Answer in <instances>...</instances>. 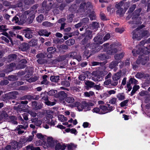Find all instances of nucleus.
<instances>
[{"label":"nucleus","mask_w":150,"mask_h":150,"mask_svg":"<svg viewBox=\"0 0 150 150\" xmlns=\"http://www.w3.org/2000/svg\"><path fill=\"white\" fill-rule=\"evenodd\" d=\"M109 45L108 43L104 44V52H106L110 55L113 54L117 52L118 45L117 43L115 44L109 46H108Z\"/></svg>","instance_id":"nucleus-1"},{"label":"nucleus","mask_w":150,"mask_h":150,"mask_svg":"<svg viewBox=\"0 0 150 150\" xmlns=\"http://www.w3.org/2000/svg\"><path fill=\"white\" fill-rule=\"evenodd\" d=\"M138 28L134 30L132 32L133 36V39H136L137 40H140L141 38L143 36H145L148 33L147 31H144L142 32V34L140 35L139 32L138 31Z\"/></svg>","instance_id":"nucleus-2"},{"label":"nucleus","mask_w":150,"mask_h":150,"mask_svg":"<svg viewBox=\"0 0 150 150\" xmlns=\"http://www.w3.org/2000/svg\"><path fill=\"white\" fill-rule=\"evenodd\" d=\"M86 48L92 50V52H98L102 49L103 47L101 45H98L96 46V45L94 43H88L86 45Z\"/></svg>","instance_id":"nucleus-3"},{"label":"nucleus","mask_w":150,"mask_h":150,"mask_svg":"<svg viewBox=\"0 0 150 150\" xmlns=\"http://www.w3.org/2000/svg\"><path fill=\"white\" fill-rule=\"evenodd\" d=\"M47 143L45 144L46 146H44L45 148L52 147L55 146V144L58 142V141L54 139L52 137H48L47 139Z\"/></svg>","instance_id":"nucleus-4"},{"label":"nucleus","mask_w":150,"mask_h":150,"mask_svg":"<svg viewBox=\"0 0 150 150\" xmlns=\"http://www.w3.org/2000/svg\"><path fill=\"white\" fill-rule=\"evenodd\" d=\"M23 34L25 37L28 39H31L33 37V30L30 28H27L23 30Z\"/></svg>","instance_id":"nucleus-5"},{"label":"nucleus","mask_w":150,"mask_h":150,"mask_svg":"<svg viewBox=\"0 0 150 150\" xmlns=\"http://www.w3.org/2000/svg\"><path fill=\"white\" fill-rule=\"evenodd\" d=\"M139 50H140V49H139ZM141 52H142L144 54H147L150 52V50H149L148 48L146 47L144 48V50L142 49L141 51L138 50L137 51L135 49H134L132 51L133 55L134 56H136L137 54L141 53Z\"/></svg>","instance_id":"nucleus-6"},{"label":"nucleus","mask_w":150,"mask_h":150,"mask_svg":"<svg viewBox=\"0 0 150 150\" xmlns=\"http://www.w3.org/2000/svg\"><path fill=\"white\" fill-rule=\"evenodd\" d=\"M42 104L41 103L38 104L36 101H32V106L33 109L34 110H37L40 109L42 107Z\"/></svg>","instance_id":"nucleus-7"},{"label":"nucleus","mask_w":150,"mask_h":150,"mask_svg":"<svg viewBox=\"0 0 150 150\" xmlns=\"http://www.w3.org/2000/svg\"><path fill=\"white\" fill-rule=\"evenodd\" d=\"M27 61L25 59H22L19 62V64L17 65L16 67L18 69H22L26 67V64Z\"/></svg>","instance_id":"nucleus-8"},{"label":"nucleus","mask_w":150,"mask_h":150,"mask_svg":"<svg viewBox=\"0 0 150 150\" xmlns=\"http://www.w3.org/2000/svg\"><path fill=\"white\" fill-rule=\"evenodd\" d=\"M25 13L22 14L20 16H19V25H23L24 23L26 22L27 16Z\"/></svg>","instance_id":"nucleus-9"},{"label":"nucleus","mask_w":150,"mask_h":150,"mask_svg":"<svg viewBox=\"0 0 150 150\" xmlns=\"http://www.w3.org/2000/svg\"><path fill=\"white\" fill-rule=\"evenodd\" d=\"M31 121L32 123H34L35 125L39 127H40V125L42 123V120H39L38 118L37 117L32 118Z\"/></svg>","instance_id":"nucleus-10"},{"label":"nucleus","mask_w":150,"mask_h":150,"mask_svg":"<svg viewBox=\"0 0 150 150\" xmlns=\"http://www.w3.org/2000/svg\"><path fill=\"white\" fill-rule=\"evenodd\" d=\"M18 94V92L16 91H14L9 93L8 95V99H14L16 98V95Z\"/></svg>","instance_id":"nucleus-11"},{"label":"nucleus","mask_w":150,"mask_h":150,"mask_svg":"<svg viewBox=\"0 0 150 150\" xmlns=\"http://www.w3.org/2000/svg\"><path fill=\"white\" fill-rule=\"evenodd\" d=\"M38 34L40 36L45 35V36L48 37L50 34V32H48L47 30L41 29L39 30L37 32Z\"/></svg>","instance_id":"nucleus-12"},{"label":"nucleus","mask_w":150,"mask_h":150,"mask_svg":"<svg viewBox=\"0 0 150 150\" xmlns=\"http://www.w3.org/2000/svg\"><path fill=\"white\" fill-rule=\"evenodd\" d=\"M85 47L86 49V50L83 52V57H86V59H88L92 55V54L93 52H92V50L89 48L88 49L86 48V46Z\"/></svg>","instance_id":"nucleus-13"},{"label":"nucleus","mask_w":150,"mask_h":150,"mask_svg":"<svg viewBox=\"0 0 150 150\" xmlns=\"http://www.w3.org/2000/svg\"><path fill=\"white\" fill-rule=\"evenodd\" d=\"M93 40L96 42L97 44H101L103 42V36L101 35H98L94 38Z\"/></svg>","instance_id":"nucleus-14"},{"label":"nucleus","mask_w":150,"mask_h":150,"mask_svg":"<svg viewBox=\"0 0 150 150\" xmlns=\"http://www.w3.org/2000/svg\"><path fill=\"white\" fill-rule=\"evenodd\" d=\"M67 94L64 91H61L58 93V98L61 100H63L67 97Z\"/></svg>","instance_id":"nucleus-15"},{"label":"nucleus","mask_w":150,"mask_h":150,"mask_svg":"<svg viewBox=\"0 0 150 150\" xmlns=\"http://www.w3.org/2000/svg\"><path fill=\"white\" fill-rule=\"evenodd\" d=\"M29 47L28 44L25 42H23L21 44L20 48L23 51H25L28 50Z\"/></svg>","instance_id":"nucleus-16"},{"label":"nucleus","mask_w":150,"mask_h":150,"mask_svg":"<svg viewBox=\"0 0 150 150\" xmlns=\"http://www.w3.org/2000/svg\"><path fill=\"white\" fill-rule=\"evenodd\" d=\"M37 10H32L31 9L25 11L24 13L26 15H28L29 16L35 17V14Z\"/></svg>","instance_id":"nucleus-17"},{"label":"nucleus","mask_w":150,"mask_h":150,"mask_svg":"<svg viewBox=\"0 0 150 150\" xmlns=\"http://www.w3.org/2000/svg\"><path fill=\"white\" fill-rule=\"evenodd\" d=\"M92 32L91 30H87L84 33L85 38L88 40H90L92 37Z\"/></svg>","instance_id":"nucleus-18"},{"label":"nucleus","mask_w":150,"mask_h":150,"mask_svg":"<svg viewBox=\"0 0 150 150\" xmlns=\"http://www.w3.org/2000/svg\"><path fill=\"white\" fill-rule=\"evenodd\" d=\"M19 16L16 15L13 17L11 18L10 20V22L12 23H18L19 25Z\"/></svg>","instance_id":"nucleus-19"},{"label":"nucleus","mask_w":150,"mask_h":150,"mask_svg":"<svg viewBox=\"0 0 150 150\" xmlns=\"http://www.w3.org/2000/svg\"><path fill=\"white\" fill-rule=\"evenodd\" d=\"M118 62L114 61L112 62L109 65V67L111 69L114 68V70L115 71L117 70L116 66H117Z\"/></svg>","instance_id":"nucleus-20"},{"label":"nucleus","mask_w":150,"mask_h":150,"mask_svg":"<svg viewBox=\"0 0 150 150\" xmlns=\"http://www.w3.org/2000/svg\"><path fill=\"white\" fill-rule=\"evenodd\" d=\"M9 118L10 120V122L14 125L18 124V122L17 121V119L16 116L12 115L10 116Z\"/></svg>","instance_id":"nucleus-21"},{"label":"nucleus","mask_w":150,"mask_h":150,"mask_svg":"<svg viewBox=\"0 0 150 150\" xmlns=\"http://www.w3.org/2000/svg\"><path fill=\"white\" fill-rule=\"evenodd\" d=\"M88 103L86 101H83L81 102V105L80 106L81 108V109H83L86 108L88 110H90L89 108V105Z\"/></svg>","instance_id":"nucleus-22"},{"label":"nucleus","mask_w":150,"mask_h":150,"mask_svg":"<svg viewBox=\"0 0 150 150\" xmlns=\"http://www.w3.org/2000/svg\"><path fill=\"white\" fill-rule=\"evenodd\" d=\"M10 146H11V149L13 150H15L16 149H17L18 146V142L16 141H12L11 143Z\"/></svg>","instance_id":"nucleus-23"},{"label":"nucleus","mask_w":150,"mask_h":150,"mask_svg":"<svg viewBox=\"0 0 150 150\" xmlns=\"http://www.w3.org/2000/svg\"><path fill=\"white\" fill-rule=\"evenodd\" d=\"M121 72L120 71L115 74L112 76V79L113 80H117L119 79L121 75Z\"/></svg>","instance_id":"nucleus-24"},{"label":"nucleus","mask_w":150,"mask_h":150,"mask_svg":"<svg viewBox=\"0 0 150 150\" xmlns=\"http://www.w3.org/2000/svg\"><path fill=\"white\" fill-rule=\"evenodd\" d=\"M29 75H26V77H28V78H27L26 80L27 81H28L30 83L35 82V81H37L38 80V78L36 76H34V77H30L29 78Z\"/></svg>","instance_id":"nucleus-25"},{"label":"nucleus","mask_w":150,"mask_h":150,"mask_svg":"<svg viewBox=\"0 0 150 150\" xmlns=\"http://www.w3.org/2000/svg\"><path fill=\"white\" fill-rule=\"evenodd\" d=\"M38 40L36 39H32L29 42V45L30 46H35L37 45Z\"/></svg>","instance_id":"nucleus-26"},{"label":"nucleus","mask_w":150,"mask_h":150,"mask_svg":"<svg viewBox=\"0 0 150 150\" xmlns=\"http://www.w3.org/2000/svg\"><path fill=\"white\" fill-rule=\"evenodd\" d=\"M50 79L52 82H57L59 80V76H52L50 77Z\"/></svg>","instance_id":"nucleus-27"},{"label":"nucleus","mask_w":150,"mask_h":150,"mask_svg":"<svg viewBox=\"0 0 150 150\" xmlns=\"http://www.w3.org/2000/svg\"><path fill=\"white\" fill-rule=\"evenodd\" d=\"M8 115L7 112L4 111H2L0 115V120H1L3 118H6L8 117Z\"/></svg>","instance_id":"nucleus-28"},{"label":"nucleus","mask_w":150,"mask_h":150,"mask_svg":"<svg viewBox=\"0 0 150 150\" xmlns=\"http://www.w3.org/2000/svg\"><path fill=\"white\" fill-rule=\"evenodd\" d=\"M124 55V53L122 52L120 54H117L115 55V58L116 60H120L122 58Z\"/></svg>","instance_id":"nucleus-29"},{"label":"nucleus","mask_w":150,"mask_h":150,"mask_svg":"<svg viewBox=\"0 0 150 150\" xmlns=\"http://www.w3.org/2000/svg\"><path fill=\"white\" fill-rule=\"evenodd\" d=\"M47 52L51 53H54L56 52L57 49L54 47H50L47 49Z\"/></svg>","instance_id":"nucleus-30"},{"label":"nucleus","mask_w":150,"mask_h":150,"mask_svg":"<svg viewBox=\"0 0 150 150\" xmlns=\"http://www.w3.org/2000/svg\"><path fill=\"white\" fill-rule=\"evenodd\" d=\"M8 61L11 62L15 60L16 58V55L15 54H11L9 55L8 57Z\"/></svg>","instance_id":"nucleus-31"},{"label":"nucleus","mask_w":150,"mask_h":150,"mask_svg":"<svg viewBox=\"0 0 150 150\" xmlns=\"http://www.w3.org/2000/svg\"><path fill=\"white\" fill-rule=\"evenodd\" d=\"M15 66V64L13 63L10 64V66L6 69V72L7 73L9 72L12 71L13 70V67Z\"/></svg>","instance_id":"nucleus-32"},{"label":"nucleus","mask_w":150,"mask_h":150,"mask_svg":"<svg viewBox=\"0 0 150 150\" xmlns=\"http://www.w3.org/2000/svg\"><path fill=\"white\" fill-rule=\"evenodd\" d=\"M85 84L88 87H93L94 83L89 80H88L85 82Z\"/></svg>","instance_id":"nucleus-33"},{"label":"nucleus","mask_w":150,"mask_h":150,"mask_svg":"<svg viewBox=\"0 0 150 150\" xmlns=\"http://www.w3.org/2000/svg\"><path fill=\"white\" fill-rule=\"evenodd\" d=\"M61 84L66 87H69L70 85L69 81L67 80L62 81L61 82Z\"/></svg>","instance_id":"nucleus-34"},{"label":"nucleus","mask_w":150,"mask_h":150,"mask_svg":"<svg viewBox=\"0 0 150 150\" xmlns=\"http://www.w3.org/2000/svg\"><path fill=\"white\" fill-rule=\"evenodd\" d=\"M139 86L138 85H135L133 88V89L131 92V96H133L136 92V91L139 89Z\"/></svg>","instance_id":"nucleus-35"},{"label":"nucleus","mask_w":150,"mask_h":150,"mask_svg":"<svg viewBox=\"0 0 150 150\" xmlns=\"http://www.w3.org/2000/svg\"><path fill=\"white\" fill-rule=\"evenodd\" d=\"M65 101L69 103H73L74 101L75 100L73 97H69L66 98Z\"/></svg>","instance_id":"nucleus-36"},{"label":"nucleus","mask_w":150,"mask_h":150,"mask_svg":"<svg viewBox=\"0 0 150 150\" xmlns=\"http://www.w3.org/2000/svg\"><path fill=\"white\" fill-rule=\"evenodd\" d=\"M7 78L9 80L12 81H14L17 80V76L16 75H11L8 76Z\"/></svg>","instance_id":"nucleus-37"},{"label":"nucleus","mask_w":150,"mask_h":150,"mask_svg":"<svg viewBox=\"0 0 150 150\" xmlns=\"http://www.w3.org/2000/svg\"><path fill=\"white\" fill-rule=\"evenodd\" d=\"M42 25L43 26L46 27H52L53 25V24L51 23L48 21L44 22Z\"/></svg>","instance_id":"nucleus-38"},{"label":"nucleus","mask_w":150,"mask_h":150,"mask_svg":"<svg viewBox=\"0 0 150 150\" xmlns=\"http://www.w3.org/2000/svg\"><path fill=\"white\" fill-rule=\"evenodd\" d=\"M28 127V124H26V125L25 126H24L22 125H19L17 126L16 127V130H21L22 129H26V128Z\"/></svg>","instance_id":"nucleus-39"},{"label":"nucleus","mask_w":150,"mask_h":150,"mask_svg":"<svg viewBox=\"0 0 150 150\" xmlns=\"http://www.w3.org/2000/svg\"><path fill=\"white\" fill-rule=\"evenodd\" d=\"M117 98L120 100H122L125 99V96L123 93H120L118 94L117 96Z\"/></svg>","instance_id":"nucleus-40"},{"label":"nucleus","mask_w":150,"mask_h":150,"mask_svg":"<svg viewBox=\"0 0 150 150\" xmlns=\"http://www.w3.org/2000/svg\"><path fill=\"white\" fill-rule=\"evenodd\" d=\"M81 21L83 25H84L88 23L89 19L88 18H85L82 19Z\"/></svg>","instance_id":"nucleus-41"},{"label":"nucleus","mask_w":150,"mask_h":150,"mask_svg":"<svg viewBox=\"0 0 150 150\" xmlns=\"http://www.w3.org/2000/svg\"><path fill=\"white\" fill-rule=\"evenodd\" d=\"M28 113L32 117H35L37 115V113L34 111L31 110H28Z\"/></svg>","instance_id":"nucleus-42"},{"label":"nucleus","mask_w":150,"mask_h":150,"mask_svg":"<svg viewBox=\"0 0 150 150\" xmlns=\"http://www.w3.org/2000/svg\"><path fill=\"white\" fill-rule=\"evenodd\" d=\"M44 19V16L42 14H40L37 18V21L38 22H41Z\"/></svg>","instance_id":"nucleus-43"},{"label":"nucleus","mask_w":150,"mask_h":150,"mask_svg":"<svg viewBox=\"0 0 150 150\" xmlns=\"http://www.w3.org/2000/svg\"><path fill=\"white\" fill-rule=\"evenodd\" d=\"M35 17H33L29 16L26 19V22L29 24L32 23Z\"/></svg>","instance_id":"nucleus-44"},{"label":"nucleus","mask_w":150,"mask_h":150,"mask_svg":"<svg viewBox=\"0 0 150 150\" xmlns=\"http://www.w3.org/2000/svg\"><path fill=\"white\" fill-rule=\"evenodd\" d=\"M45 104L48 106H53L56 103L55 102H51L48 100L47 101L45 102Z\"/></svg>","instance_id":"nucleus-45"},{"label":"nucleus","mask_w":150,"mask_h":150,"mask_svg":"<svg viewBox=\"0 0 150 150\" xmlns=\"http://www.w3.org/2000/svg\"><path fill=\"white\" fill-rule=\"evenodd\" d=\"M76 9L77 8L76 5L74 4V5H71V6L69 8V11L73 12L75 11Z\"/></svg>","instance_id":"nucleus-46"},{"label":"nucleus","mask_w":150,"mask_h":150,"mask_svg":"<svg viewBox=\"0 0 150 150\" xmlns=\"http://www.w3.org/2000/svg\"><path fill=\"white\" fill-rule=\"evenodd\" d=\"M58 118L59 120L61 121L62 122L65 121L67 120V118L63 115H59L58 117Z\"/></svg>","instance_id":"nucleus-47"},{"label":"nucleus","mask_w":150,"mask_h":150,"mask_svg":"<svg viewBox=\"0 0 150 150\" xmlns=\"http://www.w3.org/2000/svg\"><path fill=\"white\" fill-rule=\"evenodd\" d=\"M25 3L27 5H30L34 4L35 1L34 0H25Z\"/></svg>","instance_id":"nucleus-48"},{"label":"nucleus","mask_w":150,"mask_h":150,"mask_svg":"<svg viewBox=\"0 0 150 150\" xmlns=\"http://www.w3.org/2000/svg\"><path fill=\"white\" fill-rule=\"evenodd\" d=\"M46 120H45V123L49 124L50 125H55L54 122L53 120H51L50 122V120L47 119V118H46Z\"/></svg>","instance_id":"nucleus-49"},{"label":"nucleus","mask_w":150,"mask_h":150,"mask_svg":"<svg viewBox=\"0 0 150 150\" xmlns=\"http://www.w3.org/2000/svg\"><path fill=\"white\" fill-rule=\"evenodd\" d=\"M56 92L57 91L55 90H51L47 92V93L48 95L52 96L54 95Z\"/></svg>","instance_id":"nucleus-50"},{"label":"nucleus","mask_w":150,"mask_h":150,"mask_svg":"<svg viewBox=\"0 0 150 150\" xmlns=\"http://www.w3.org/2000/svg\"><path fill=\"white\" fill-rule=\"evenodd\" d=\"M84 94L86 96L89 97L93 95L94 94V93L93 91H90L89 92H85Z\"/></svg>","instance_id":"nucleus-51"},{"label":"nucleus","mask_w":150,"mask_h":150,"mask_svg":"<svg viewBox=\"0 0 150 150\" xmlns=\"http://www.w3.org/2000/svg\"><path fill=\"white\" fill-rule=\"evenodd\" d=\"M92 66H95L100 65L101 66L103 64V62H94L91 63Z\"/></svg>","instance_id":"nucleus-52"},{"label":"nucleus","mask_w":150,"mask_h":150,"mask_svg":"<svg viewBox=\"0 0 150 150\" xmlns=\"http://www.w3.org/2000/svg\"><path fill=\"white\" fill-rule=\"evenodd\" d=\"M89 16L90 18V20H95L96 19V15L94 12L91 13L89 14Z\"/></svg>","instance_id":"nucleus-53"},{"label":"nucleus","mask_w":150,"mask_h":150,"mask_svg":"<svg viewBox=\"0 0 150 150\" xmlns=\"http://www.w3.org/2000/svg\"><path fill=\"white\" fill-rule=\"evenodd\" d=\"M4 17L6 20L10 22V20L11 19L12 16L7 14H5L4 15Z\"/></svg>","instance_id":"nucleus-54"},{"label":"nucleus","mask_w":150,"mask_h":150,"mask_svg":"<svg viewBox=\"0 0 150 150\" xmlns=\"http://www.w3.org/2000/svg\"><path fill=\"white\" fill-rule=\"evenodd\" d=\"M55 149L56 150H59L61 149V145L59 143L57 142V144H55Z\"/></svg>","instance_id":"nucleus-55"},{"label":"nucleus","mask_w":150,"mask_h":150,"mask_svg":"<svg viewBox=\"0 0 150 150\" xmlns=\"http://www.w3.org/2000/svg\"><path fill=\"white\" fill-rule=\"evenodd\" d=\"M34 135L33 134L32 135L29 136L28 137L26 138V142H30L32 141L34 138Z\"/></svg>","instance_id":"nucleus-56"},{"label":"nucleus","mask_w":150,"mask_h":150,"mask_svg":"<svg viewBox=\"0 0 150 150\" xmlns=\"http://www.w3.org/2000/svg\"><path fill=\"white\" fill-rule=\"evenodd\" d=\"M9 82L7 80H4L1 81L0 82V85H6Z\"/></svg>","instance_id":"nucleus-57"},{"label":"nucleus","mask_w":150,"mask_h":150,"mask_svg":"<svg viewBox=\"0 0 150 150\" xmlns=\"http://www.w3.org/2000/svg\"><path fill=\"white\" fill-rule=\"evenodd\" d=\"M67 42L69 43V45H72L74 43L75 40L74 39H71L68 40Z\"/></svg>","instance_id":"nucleus-58"},{"label":"nucleus","mask_w":150,"mask_h":150,"mask_svg":"<svg viewBox=\"0 0 150 150\" xmlns=\"http://www.w3.org/2000/svg\"><path fill=\"white\" fill-rule=\"evenodd\" d=\"M5 26L2 25L0 26V31L1 32H5L6 31L7 29L5 28Z\"/></svg>","instance_id":"nucleus-59"},{"label":"nucleus","mask_w":150,"mask_h":150,"mask_svg":"<svg viewBox=\"0 0 150 150\" xmlns=\"http://www.w3.org/2000/svg\"><path fill=\"white\" fill-rule=\"evenodd\" d=\"M117 99L115 98H113L109 100V103L112 104H115L116 101Z\"/></svg>","instance_id":"nucleus-60"},{"label":"nucleus","mask_w":150,"mask_h":150,"mask_svg":"<svg viewBox=\"0 0 150 150\" xmlns=\"http://www.w3.org/2000/svg\"><path fill=\"white\" fill-rule=\"evenodd\" d=\"M115 31L116 32L119 33H122L124 31V30L123 28H117L115 29Z\"/></svg>","instance_id":"nucleus-61"},{"label":"nucleus","mask_w":150,"mask_h":150,"mask_svg":"<svg viewBox=\"0 0 150 150\" xmlns=\"http://www.w3.org/2000/svg\"><path fill=\"white\" fill-rule=\"evenodd\" d=\"M110 37V34H106L104 37V41L108 40Z\"/></svg>","instance_id":"nucleus-62"},{"label":"nucleus","mask_w":150,"mask_h":150,"mask_svg":"<svg viewBox=\"0 0 150 150\" xmlns=\"http://www.w3.org/2000/svg\"><path fill=\"white\" fill-rule=\"evenodd\" d=\"M28 115L26 113H24L23 114V118L26 121H27L29 119L28 117Z\"/></svg>","instance_id":"nucleus-63"},{"label":"nucleus","mask_w":150,"mask_h":150,"mask_svg":"<svg viewBox=\"0 0 150 150\" xmlns=\"http://www.w3.org/2000/svg\"><path fill=\"white\" fill-rule=\"evenodd\" d=\"M25 148L26 150H28L30 149L31 150H33V144H30L27 146Z\"/></svg>","instance_id":"nucleus-64"}]
</instances>
